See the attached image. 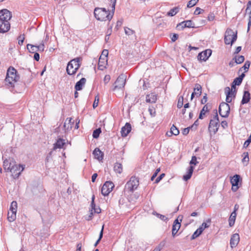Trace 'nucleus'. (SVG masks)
I'll return each instance as SVG.
<instances>
[{"label": "nucleus", "instance_id": "5701e85b", "mask_svg": "<svg viewBox=\"0 0 251 251\" xmlns=\"http://www.w3.org/2000/svg\"><path fill=\"white\" fill-rule=\"evenodd\" d=\"M93 154L95 157L99 160H101L103 159V153L99 148H96L93 151Z\"/></svg>", "mask_w": 251, "mask_h": 251}, {"label": "nucleus", "instance_id": "a19ab883", "mask_svg": "<svg viewBox=\"0 0 251 251\" xmlns=\"http://www.w3.org/2000/svg\"><path fill=\"white\" fill-rule=\"evenodd\" d=\"M250 64H251V63L249 61H246L245 64L244 65L243 67L242 68H241L240 69L239 71H242V69L243 68L245 70V72H247L249 70Z\"/></svg>", "mask_w": 251, "mask_h": 251}, {"label": "nucleus", "instance_id": "f8f14e48", "mask_svg": "<svg viewBox=\"0 0 251 251\" xmlns=\"http://www.w3.org/2000/svg\"><path fill=\"white\" fill-rule=\"evenodd\" d=\"M114 187V184L111 181H106L103 185L101 192L103 196H107L112 191Z\"/></svg>", "mask_w": 251, "mask_h": 251}, {"label": "nucleus", "instance_id": "f3484780", "mask_svg": "<svg viewBox=\"0 0 251 251\" xmlns=\"http://www.w3.org/2000/svg\"><path fill=\"white\" fill-rule=\"evenodd\" d=\"M240 240L239 235L237 233L234 234L230 240V244L232 248L235 247L238 244Z\"/></svg>", "mask_w": 251, "mask_h": 251}, {"label": "nucleus", "instance_id": "37998d69", "mask_svg": "<svg viewBox=\"0 0 251 251\" xmlns=\"http://www.w3.org/2000/svg\"><path fill=\"white\" fill-rule=\"evenodd\" d=\"M25 34H21L18 36L17 39L18 40V44L20 46L23 44L24 40H25Z\"/></svg>", "mask_w": 251, "mask_h": 251}, {"label": "nucleus", "instance_id": "9b49d317", "mask_svg": "<svg viewBox=\"0 0 251 251\" xmlns=\"http://www.w3.org/2000/svg\"><path fill=\"white\" fill-rule=\"evenodd\" d=\"M108 54V51L107 50H104L102 51L99 60L98 65L99 69L102 70L105 68V65L107 64V62Z\"/></svg>", "mask_w": 251, "mask_h": 251}, {"label": "nucleus", "instance_id": "4d7b16f0", "mask_svg": "<svg viewBox=\"0 0 251 251\" xmlns=\"http://www.w3.org/2000/svg\"><path fill=\"white\" fill-rule=\"evenodd\" d=\"M209 226V225H208L207 223L204 222L202 224V225L200 226L199 228H201V231L202 232L205 228H207Z\"/></svg>", "mask_w": 251, "mask_h": 251}, {"label": "nucleus", "instance_id": "ddd939ff", "mask_svg": "<svg viewBox=\"0 0 251 251\" xmlns=\"http://www.w3.org/2000/svg\"><path fill=\"white\" fill-rule=\"evenodd\" d=\"M24 167L23 165H17L15 162L13 164V166L10 169V171L14 177H18L21 174V173L24 170Z\"/></svg>", "mask_w": 251, "mask_h": 251}, {"label": "nucleus", "instance_id": "dca6fc26", "mask_svg": "<svg viewBox=\"0 0 251 251\" xmlns=\"http://www.w3.org/2000/svg\"><path fill=\"white\" fill-rule=\"evenodd\" d=\"M131 130V125L126 123L124 126H123L121 131V135L122 137H126Z\"/></svg>", "mask_w": 251, "mask_h": 251}, {"label": "nucleus", "instance_id": "864d4df0", "mask_svg": "<svg viewBox=\"0 0 251 251\" xmlns=\"http://www.w3.org/2000/svg\"><path fill=\"white\" fill-rule=\"evenodd\" d=\"M251 143V135L249 138L245 142L243 147L244 148H247L250 144Z\"/></svg>", "mask_w": 251, "mask_h": 251}, {"label": "nucleus", "instance_id": "8fccbe9b", "mask_svg": "<svg viewBox=\"0 0 251 251\" xmlns=\"http://www.w3.org/2000/svg\"><path fill=\"white\" fill-rule=\"evenodd\" d=\"M149 111L152 117H154L156 115V111L153 107H149Z\"/></svg>", "mask_w": 251, "mask_h": 251}, {"label": "nucleus", "instance_id": "20e7f679", "mask_svg": "<svg viewBox=\"0 0 251 251\" xmlns=\"http://www.w3.org/2000/svg\"><path fill=\"white\" fill-rule=\"evenodd\" d=\"M80 58H76L71 60L68 64L66 72L69 75H73L76 73L80 66Z\"/></svg>", "mask_w": 251, "mask_h": 251}, {"label": "nucleus", "instance_id": "2f4dec72", "mask_svg": "<svg viewBox=\"0 0 251 251\" xmlns=\"http://www.w3.org/2000/svg\"><path fill=\"white\" fill-rule=\"evenodd\" d=\"M208 111L209 109L208 108V106L207 104H206L203 107L202 109L201 110L199 115V119H202L203 116L204 115L205 113L207 112Z\"/></svg>", "mask_w": 251, "mask_h": 251}, {"label": "nucleus", "instance_id": "412c9836", "mask_svg": "<svg viewBox=\"0 0 251 251\" xmlns=\"http://www.w3.org/2000/svg\"><path fill=\"white\" fill-rule=\"evenodd\" d=\"M251 100V94L248 91H245L244 92V95L241 100V104H244L248 103Z\"/></svg>", "mask_w": 251, "mask_h": 251}, {"label": "nucleus", "instance_id": "4c0bfd02", "mask_svg": "<svg viewBox=\"0 0 251 251\" xmlns=\"http://www.w3.org/2000/svg\"><path fill=\"white\" fill-rule=\"evenodd\" d=\"M235 60L236 64H241L244 62L245 58L243 55H240L238 56H236L235 57Z\"/></svg>", "mask_w": 251, "mask_h": 251}, {"label": "nucleus", "instance_id": "79ce46f5", "mask_svg": "<svg viewBox=\"0 0 251 251\" xmlns=\"http://www.w3.org/2000/svg\"><path fill=\"white\" fill-rule=\"evenodd\" d=\"M103 228H104V226H102V228L101 229V231H100V235H99V239H98V240L96 241V242L94 244V246L95 247H96L98 245V244H99V243L100 242V241L101 240V238H102L103 232Z\"/></svg>", "mask_w": 251, "mask_h": 251}, {"label": "nucleus", "instance_id": "c03bdc74", "mask_svg": "<svg viewBox=\"0 0 251 251\" xmlns=\"http://www.w3.org/2000/svg\"><path fill=\"white\" fill-rule=\"evenodd\" d=\"M183 23L185 24V26H187V27H194V24L191 20L184 21H183Z\"/></svg>", "mask_w": 251, "mask_h": 251}, {"label": "nucleus", "instance_id": "0eeeda50", "mask_svg": "<svg viewBox=\"0 0 251 251\" xmlns=\"http://www.w3.org/2000/svg\"><path fill=\"white\" fill-rule=\"evenodd\" d=\"M225 92L226 95V102H230L232 101V97L235 98L236 94V85L232 83L231 88L226 87L225 89Z\"/></svg>", "mask_w": 251, "mask_h": 251}, {"label": "nucleus", "instance_id": "69168bd1", "mask_svg": "<svg viewBox=\"0 0 251 251\" xmlns=\"http://www.w3.org/2000/svg\"><path fill=\"white\" fill-rule=\"evenodd\" d=\"M199 123L198 120H197L194 122V124L190 127H191V129H192V128L196 129L197 128V126L199 125Z\"/></svg>", "mask_w": 251, "mask_h": 251}, {"label": "nucleus", "instance_id": "3c124183", "mask_svg": "<svg viewBox=\"0 0 251 251\" xmlns=\"http://www.w3.org/2000/svg\"><path fill=\"white\" fill-rule=\"evenodd\" d=\"M242 80L240 79V78L236 77L235 78L232 82L233 83H234V85H240L241 83H242Z\"/></svg>", "mask_w": 251, "mask_h": 251}, {"label": "nucleus", "instance_id": "423d86ee", "mask_svg": "<svg viewBox=\"0 0 251 251\" xmlns=\"http://www.w3.org/2000/svg\"><path fill=\"white\" fill-rule=\"evenodd\" d=\"M139 185V179L135 176H132L126 183L125 189L129 192H133Z\"/></svg>", "mask_w": 251, "mask_h": 251}, {"label": "nucleus", "instance_id": "4468645a", "mask_svg": "<svg viewBox=\"0 0 251 251\" xmlns=\"http://www.w3.org/2000/svg\"><path fill=\"white\" fill-rule=\"evenodd\" d=\"M211 53L212 51L211 50H206L198 54V59L200 61H205L210 56Z\"/></svg>", "mask_w": 251, "mask_h": 251}, {"label": "nucleus", "instance_id": "774afa93", "mask_svg": "<svg viewBox=\"0 0 251 251\" xmlns=\"http://www.w3.org/2000/svg\"><path fill=\"white\" fill-rule=\"evenodd\" d=\"M34 59L36 60V61H39V59H40V55L37 52H35L34 54Z\"/></svg>", "mask_w": 251, "mask_h": 251}, {"label": "nucleus", "instance_id": "49530a36", "mask_svg": "<svg viewBox=\"0 0 251 251\" xmlns=\"http://www.w3.org/2000/svg\"><path fill=\"white\" fill-rule=\"evenodd\" d=\"M153 214L154 215H156L158 218H159V219H160L162 221H165L167 220V219H168L165 215H163L160 214L159 213H157L156 212L153 213Z\"/></svg>", "mask_w": 251, "mask_h": 251}, {"label": "nucleus", "instance_id": "f03ea898", "mask_svg": "<svg viewBox=\"0 0 251 251\" xmlns=\"http://www.w3.org/2000/svg\"><path fill=\"white\" fill-rule=\"evenodd\" d=\"M19 76L17 75V71L13 67H10L7 71L5 79V85L8 88H13L15 83L19 80Z\"/></svg>", "mask_w": 251, "mask_h": 251}, {"label": "nucleus", "instance_id": "393cba45", "mask_svg": "<svg viewBox=\"0 0 251 251\" xmlns=\"http://www.w3.org/2000/svg\"><path fill=\"white\" fill-rule=\"evenodd\" d=\"M14 163V162H11L8 160H5L3 161V168L7 172H10V169H11L12 166Z\"/></svg>", "mask_w": 251, "mask_h": 251}, {"label": "nucleus", "instance_id": "9d476101", "mask_svg": "<svg viewBox=\"0 0 251 251\" xmlns=\"http://www.w3.org/2000/svg\"><path fill=\"white\" fill-rule=\"evenodd\" d=\"M228 102H222L219 107V112L221 116L226 118L229 115L230 112V106Z\"/></svg>", "mask_w": 251, "mask_h": 251}, {"label": "nucleus", "instance_id": "7ed1b4c3", "mask_svg": "<svg viewBox=\"0 0 251 251\" xmlns=\"http://www.w3.org/2000/svg\"><path fill=\"white\" fill-rule=\"evenodd\" d=\"M94 15L98 20L100 21L110 20L113 16L110 15L109 10H106L103 8H96L94 10Z\"/></svg>", "mask_w": 251, "mask_h": 251}, {"label": "nucleus", "instance_id": "f257e3e1", "mask_svg": "<svg viewBox=\"0 0 251 251\" xmlns=\"http://www.w3.org/2000/svg\"><path fill=\"white\" fill-rule=\"evenodd\" d=\"M12 18L11 13L6 9L0 10V33L7 32L10 28L9 20Z\"/></svg>", "mask_w": 251, "mask_h": 251}, {"label": "nucleus", "instance_id": "c9c22d12", "mask_svg": "<svg viewBox=\"0 0 251 251\" xmlns=\"http://www.w3.org/2000/svg\"><path fill=\"white\" fill-rule=\"evenodd\" d=\"M201 228H198L193 233L191 236V239H194L198 237L202 232L201 230Z\"/></svg>", "mask_w": 251, "mask_h": 251}, {"label": "nucleus", "instance_id": "aec40b11", "mask_svg": "<svg viewBox=\"0 0 251 251\" xmlns=\"http://www.w3.org/2000/svg\"><path fill=\"white\" fill-rule=\"evenodd\" d=\"M71 118H67L64 124V128L65 131L70 130L74 125V122L72 121Z\"/></svg>", "mask_w": 251, "mask_h": 251}, {"label": "nucleus", "instance_id": "5fc2aeb1", "mask_svg": "<svg viewBox=\"0 0 251 251\" xmlns=\"http://www.w3.org/2000/svg\"><path fill=\"white\" fill-rule=\"evenodd\" d=\"M44 49H45V45H44V43H42L40 45L37 46V51H39L42 52L44 50Z\"/></svg>", "mask_w": 251, "mask_h": 251}, {"label": "nucleus", "instance_id": "6ab92c4d", "mask_svg": "<svg viewBox=\"0 0 251 251\" xmlns=\"http://www.w3.org/2000/svg\"><path fill=\"white\" fill-rule=\"evenodd\" d=\"M157 100V96L154 93H151L146 96V101L147 102L155 103Z\"/></svg>", "mask_w": 251, "mask_h": 251}, {"label": "nucleus", "instance_id": "e433bc0d", "mask_svg": "<svg viewBox=\"0 0 251 251\" xmlns=\"http://www.w3.org/2000/svg\"><path fill=\"white\" fill-rule=\"evenodd\" d=\"M171 133L172 134L177 135L179 133V131L176 126L173 125V126L171 128Z\"/></svg>", "mask_w": 251, "mask_h": 251}, {"label": "nucleus", "instance_id": "6e6d98bb", "mask_svg": "<svg viewBox=\"0 0 251 251\" xmlns=\"http://www.w3.org/2000/svg\"><path fill=\"white\" fill-rule=\"evenodd\" d=\"M165 245V243L161 242L160 243V244L158 245L157 247L155 248L152 251H160L161 249L164 247Z\"/></svg>", "mask_w": 251, "mask_h": 251}, {"label": "nucleus", "instance_id": "72a5a7b5", "mask_svg": "<svg viewBox=\"0 0 251 251\" xmlns=\"http://www.w3.org/2000/svg\"><path fill=\"white\" fill-rule=\"evenodd\" d=\"M26 47L27 49L30 52L35 53L37 51V46L28 44L27 45Z\"/></svg>", "mask_w": 251, "mask_h": 251}, {"label": "nucleus", "instance_id": "bf43d9fd", "mask_svg": "<svg viewBox=\"0 0 251 251\" xmlns=\"http://www.w3.org/2000/svg\"><path fill=\"white\" fill-rule=\"evenodd\" d=\"M165 176L164 174H161L155 180V183H158Z\"/></svg>", "mask_w": 251, "mask_h": 251}, {"label": "nucleus", "instance_id": "b1692460", "mask_svg": "<svg viewBox=\"0 0 251 251\" xmlns=\"http://www.w3.org/2000/svg\"><path fill=\"white\" fill-rule=\"evenodd\" d=\"M65 144V140L59 138L57 140L55 144H54L53 150L61 149L63 147Z\"/></svg>", "mask_w": 251, "mask_h": 251}, {"label": "nucleus", "instance_id": "13d9d810", "mask_svg": "<svg viewBox=\"0 0 251 251\" xmlns=\"http://www.w3.org/2000/svg\"><path fill=\"white\" fill-rule=\"evenodd\" d=\"M110 80V76L108 75H105L104 77V79H103V81H104V83L105 84L108 83L109 82Z\"/></svg>", "mask_w": 251, "mask_h": 251}, {"label": "nucleus", "instance_id": "6e6552de", "mask_svg": "<svg viewBox=\"0 0 251 251\" xmlns=\"http://www.w3.org/2000/svg\"><path fill=\"white\" fill-rule=\"evenodd\" d=\"M219 126V119L218 114L216 112L213 119H211L210 121L208 129L210 131H212L215 134L218 131Z\"/></svg>", "mask_w": 251, "mask_h": 251}, {"label": "nucleus", "instance_id": "de8ad7c7", "mask_svg": "<svg viewBox=\"0 0 251 251\" xmlns=\"http://www.w3.org/2000/svg\"><path fill=\"white\" fill-rule=\"evenodd\" d=\"M199 0H190L188 4L187 7L189 8L192 7L193 6L195 5L198 2Z\"/></svg>", "mask_w": 251, "mask_h": 251}, {"label": "nucleus", "instance_id": "f704fd0d", "mask_svg": "<svg viewBox=\"0 0 251 251\" xmlns=\"http://www.w3.org/2000/svg\"><path fill=\"white\" fill-rule=\"evenodd\" d=\"M17 203L16 201H13L10 207V211L14 212H17Z\"/></svg>", "mask_w": 251, "mask_h": 251}, {"label": "nucleus", "instance_id": "338daca9", "mask_svg": "<svg viewBox=\"0 0 251 251\" xmlns=\"http://www.w3.org/2000/svg\"><path fill=\"white\" fill-rule=\"evenodd\" d=\"M202 10H202V9H201L200 8H199V7H197V8L196 9V10H195V12H194V14H195V15H199V14H200L201 13V11H202Z\"/></svg>", "mask_w": 251, "mask_h": 251}, {"label": "nucleus", "instance_id": "ea45409f", "mask_svg": "<svg viewBox=\"0 0 251 251\" xmlns=\"http://www.w3.org/2000/svg\"><path fill=\"white\" fill-rule=\"evenodd\" d=\"M101 132V129L100 128L95 129L93 133V137L94 138H98L99 137L100 134Z\"/></svg>", "mask_w": 251, "mask_h": 251}, {"label": "nucleus", "instance_id": "c85d7f7f", "mask_svg": "<svg viewBox=\"0 0 251 251\" xmlns=\"http://www.w3.org/2000/svg\"><path fill=\"white\" fill-rule=\"evenodd\" d=\"M236 215V213H235V212H232L231 213L228 219L229 226L230 227L234 225Z\"/></svg>", "mask_w": 251, "mask_h": 251}, {"label": "nucleus", "instance_id": "a878e982", "mask_svg": "<svg viewBox=\"0 0 251 251\" xmlns=\"http://www.w3.org/2000/svg\"><path fill=\"white\" fill-rule=\"evenodd\" d=\"M94 200L95 196L93 195L92 197V201L91 203V209H93L94 213L98 214L100 213L101 212V209L99 207L97 208L96 207V204L94 202Z\"/></svg>", "mask_w": 251, "mask_h": 251}, {"label": "nucleus", "instance_id": "680f3d73", "mask_svg": "<svg viewBox=\"0 0 251 251\" xmlns=\"http://www.w3.org/2000/svg\"><path fill=\"white\" fill-rule=\"evenodd\" d=\"M98 102H99V98H97V97H96L95 101L93 104V106L94 108H95L96 107H97L98 106Z\"/></svg>", "mask_w": 251, "mask_h": 251}, {"label": "nucleus", "instance_id": "0e129e2a", "mask_svg": "<svg viewBox=\"0 0 251 251\" xmlns=\"http://www.w3.org/2000/svg\"><path fill=\"white\" fill-rule=\"evenodd\" d=\"M94 213V212H93V209H91V210L90 211L89 215L88 216V217L87 218H86V220L88 221L91 220L93 216Z\"/></svg>", "mask_w": 251, "mask_h": 251}, {"label": "nucleus", "instance_id": "a211bd4d", "mask_svg": "<svg viewBox=\"0 0 251 251\" xmlns=\"http://www.w3.org/2000/svg\"><path fill=\"white\" fill-rule=\"evenodd\" d=\"M181 226L180 223L178 222V219H176L173 223L172 227V236L174 237L178 230L179 229Z\"/></svg>", "mask_w": 251, "mask_h": 251}, {"label": "nucleus", "instance_id": "a18cd8bd", "mask_svg": "<svg viewBox=\"0 0 251 251\" xmlns=\"http://www.w3.org/2000/svg\"><path fill=\"white\" fill-rule=\"evenodd\" d=\"M125 32L126 35L129 36L135 33V31L128 27L125 28Z\"/></svg>", "mask_w": 251, "mask_h": 251}, {"label": "nucleus", "instance_id": "58836bf2", "mask_svg": "<svg viewBox=\"0 0 251 251\" xmlns=\"http://www.w3.org/2000/svg\"><path fill=\"white\" fill-rule=\"evenodd\" d=\"M183 105V97L180 96L178 99L177 107L178 108H181L182 107Z\"/></svg>", "mask_w": 251, "mask_h": 251}, {"label": "nucleus", "instance_id": "c756f323", "mask_svg": "<svg viewBox=\"0 0 251 251\" xmlns=\"http://www.w3.org/2000/svg\"><path fill=\"white\" fill-rule=\"evenodd\" d=\"M114 170L116 173L121 174L123 171V166L122 164L116 163L114 166Z\"/></svg>", "mask_w": 251, "mask_h": 251}, {"label": "nucleus", "instance_id": "cd10ccee", "mask_svg": "<svg viewBox=\"0 0 251 251\" xmlns=\"http://www.w3.org/2000/svg\"><path fill=\"white\" fill-rule=\"evenodd\" d=\"M241 181V178L239 175H234L231 179L230 182L232 184L235 185H239L240 182Z\"/></svg>", "mask_w": 251, "mask_h": 251}, {"label": "nucleus", "instance_id": "7c9ffc66", "mask_svg": "<svg viewBox=\"0 0 251 251\" xmlns=\"http://www.w3.org/2000/svg\"><path fill=\"white\" fill-rule=\"evenodd\" d=\"M180 8L178 6L175 7L171 9L168 13L167 15L169 16H174L179 11Z\"/></svg>", "mask_w": 251, "mask_h": 251}, {"label": "nucleus", "instance_id": "39448f33", "mask_svg": "<svg viewBox=\"0 0 251 251\" xmlns=\"http://www.w3.org/2000/svg\"><path fill=\"white\" fill-rule=\"evenodd\" d=\"M237 38V32L235 33L233 30L227 28L225 32L224 41L226 45H232Z\"/></svg>", "mask_w": 251, "mask_h": 251}, {"label": "nucleus", "instance_id": "1a4fd4ad", "mask_svg": "<svg viewBox=\"0 0 251 251\" xmlns=\"http://www.w3.org/2000/svg\"><path fill=\"white\" fill-rule=\"evenodd\" d=\"M126 76L124 74H121L117 78L114 84L113 91L122 89L126 84Z\"/></svg>", "mask_w": 251, "mask_h": 251}, {"label": "nucleus", "instance_id": "2eb2a0df", "mask_svg": "<svg viewBox=\"0 0 251 251\" xmlns=\"http://www.w3.org/2000/svg\"><path fill=\"white\" fill-rule=\"evenodd\" d=\"M201 86L199 84H196L194 89V92L191 94V100H192L194 97L196 96L198 97L201 96Z\"/></svg>", "mask_w": 251, "mask_h": 251}, {"label": "nucleus", "instance_id": "4be33fe9", "mask_svg": "<svg viewBox=\"0 0 251 251\" xmlns=\"http://www.w3.org/2000/svg\"><path fill=\"white\" fill-rule=\"evenodd\" d=\"M86 81L85 78H82L78 82H76L75 85V89L76 91H80L82 89V87L84 85Z\"/></svg>", "mask_w": 251, "mask_h": 251}, {"label": "nucleus", "instance_id": "09e8293b", "mask_svg": "<svg viewBox=\"0 0 251 251\" xmlns=\"http://www.w3.org/2000/svg\"><path fill=\"white\" fill-rule=\"evenodd\" d=\"M242 156L243 158L242 159L243 162H248L249 160V155L248 152H244Z\"/></svg>", "mask_w": 251, "mask_h": 251}, {"label": "nucleus", "instance_id": "473e14b6", "mask_svg": "<svg viewBox=\"0 0 251 251\" xmlns=\"http://www.w3.org/2000/svg\"><path fill=\"white\" fill-rule=\"evenodd\" d=\"M16 217V213L12 212V211H9L8 212L7 214V219L8 221L10 222L14 221Z\"/></svg>", "mask_w": 251, "mask_h": 251}, {"label": "nucleus", "instance_id": "e2e57ef3", "mask_svg": "<svg viewBox=\"0 0 251 251\" xmlns=\"http://www.w3.org/2000/svg\"><path fill=\"white\" fill-rule=\"evenodd\" d=\"M177 27L179 28H181V29H183L185 27H187V26H185V24L183 23V22H181V23H179L177 25Z\"/></svg>", "mask_w": 251, "mask_h": 251}, {"label": "nucleus", "instance_id": "bb28decb", "mask_svg": "<svg viewBox=\"0 0 251 251\" xmlns=\"http://www.w3.org/2000/svg\"><path fill=\"white\" fill-rule=\"evenodd\" d=\"M193 170L194 167L193 166H191L189 167L188 171L187 172V174L184 175L183 176V178L185 181H187L191 177V176L193 172Z\"/></svg>", "mask_w": 251, "mask_h": 251}, {"label": "nucleus", "instance_id": "603ef678", "mask_svg": "<svg viewBox=\"0 0 251 251\" xmlns=\"http://www.w3.org/2000/svg\"><path fill=\"white\" fill-rule=\"evenodd\" d=\"M199 162L197 161V157L195 156L192 157L191 160L190 162L191 165H196Z\"/></svg>", "mask_w": 251, "mask_h": 251}, {"label": "nucleus", "instance_id": "052dcab7", "mask_svg": "<svg viewBox=\"0 0 251 251\" xmlns=\"http://www.w3.org/2000/svg\"><path fill=\"white\" fill-rule=\"evenodd\" d=\"M190 129H191L190 126L184 128L182 130V134L183 135H186L187 134H188Z\"/></svg>", "mask_w": 251, "mask_h": 251}]
</instances>
